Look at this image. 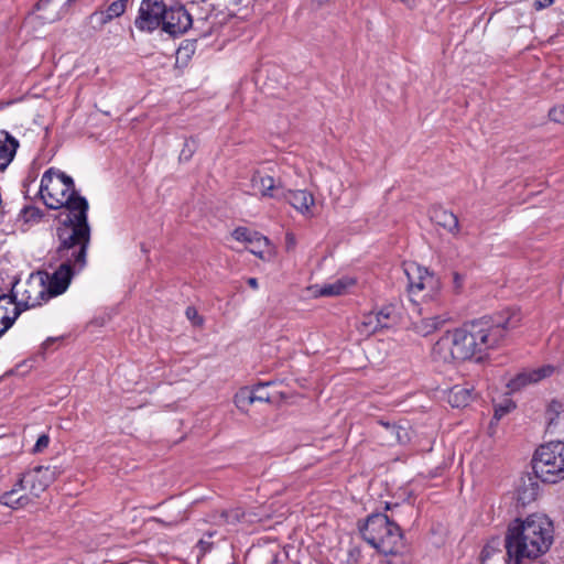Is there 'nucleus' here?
<instances>
[{"mask_svg": "<svg viewBox=\"0 0 564 564\" xmlns=\"http://www.w3.org/2000/svg\"><path fill=\"white\" fill-rule=\"evenodd\" d=\"M553 2H554V0H535L533 3V7L535 10L539 11V10L550 7Z\"/></svg>", "mask_w": 564, "mask_h": 564, "instance_id": "ea45409f", "label": "nucleus"}, {"mask_svg": "<svg viewBox=\"0 0 564 564\" xmlns=\"http://www.w3.org/2000/svg\"><path fill=\"white\" fill-rule=\"evenodd\" d=\"M165 6L164 0H142L134 20L135 28L148 33L162 29Z\"/></svg>", "mask_w": 564, "mask_h": 564, "instance_id": "9d476101", "label": "nucleus"}, {"mask_svg": "<svg viewBox=\"0 0 564 564\" xmlns=\"http://www.w3.org/2000/svg\"><path fill=\"white\" fill-rule=\"evenodd\" d=\"M56 1L58 2V4L62 3L61 7L66 2V0H56Z\"/></svg>", "mask_w": 564, "mask_h": 564, "instance_id": "a18cd8bd", "label": "nucleus"}, {"mask_svg": "<svg viewBox=\"0 0 564 564\" xmlns=\"http://www.w3.org/2000/svg\"><path fill=\"white\" fill-rule=\"evenodd\" d=\"M476 397L474 387L469 386H454L447 395L448 403L453 408H465Z\"/></svg>", "mask_w": 564, "mask_h": 564, "instance_id": "412c9836", "label": "nucleus"}, {"mask_svg": "<svg viewBox=\"0 0 564 564\" xmlns=\"http://www.w3.org/2000/svg\"><path fill=\"white\" fill-rule=\"evenodd\" d=\"M251 247L249 248L250 252L253 253L254 256H258L260 258L263 257V252H264V248H267L268 246H259L257 243H249Z\"/></svg>", "mask_w": 564, "mask_h": 564, "instance_id": "58836bf2", "label": "nucleus"}, {"mask_svg": "<svg viewBox=\"0 0 564 564\" xmlns=\"http://www.w3.org/2000/svg\"><path fill=\"white\" fill-rule=\"evenodd\" d=\"M539 490L540 486L536 481V477H532L530 475L522 477L517 488L518 501L522 506L534 501L538 498Z\"/></svg>", "mask_w": 564, "mask_h": 564, "instance_id": "6ab92c4d", "label": "nucleus"}, {"mask_svg": "<svg viewBox=\"0 0 564 564\" xmlns=\"http://www.w3.org/2000/svg\"><path fill=\"white\" fill-rule=\"evenodd\" d=\"M48 443H50V437L46 434L41 435L37 438L35 445L33 447V452L34 453L42 452L44 448H46L48 446Z\"/></svg>", "mask_w": 564, "mask_h": 564, "instance_id": "c9c22d12", "label": "nucleus"}, {"mask_svg": "<svg viewBox=\"0 0 564 564\" xmlns=\"http://www.w3.org/2000/svg\"><path fill=\"white\" fill-rule=\"evenodd\" d=\"M384 328L378 316L375 315V312H370L364 315L362 321L360 322L359 329L365 333H375L379 329Z\"/></svg>", "mask_w": 564, "mask_h": 564, "instance_id": "a878e982", "label": "nucleus"}, {"mask_svg": "<svg viewBox=\"0 0 564 564\" xmlns=\"http://www.w3.org/2000/svg\"><path fill=\"white\" fill-rule=\"evenodd\" d=\"M80 205L83 208L79 212L58 216L55 256L57 260H67L75 263L77 269H85L91 229L88 224L89 205H85L84 202Z\"/></svg>", "mask_w": 564, "mask_h": 564, "instance_id": "20e7f679", "label": "nucleus"}, {"mask_svg": "<svg viewBox=\"0 0 564 564\" xmlns=\"http://www.w3.org/2000/svg\"><path fill=\"white\" fill-rule=\"evenodd\" d=\"M247 283H248V285H249L250 288H252V289H254V290H256V289H258V280H257L256 278H249V279L247 280Z\"/></svg>", "mask_w": 564, "mask_h": 564, "instance_id": "a19ab883", "label": "nucleus"}, {"mask_svg": "<svg viewBox=\"0 0 564 564\" xmlns=\"http://www.w3.org/2000/svg\"><path fill=\"white\" fill-rule=\"evenodd\" d=\"M47 279V271L31 273L24 283L20 299H17L22 311L41 306L51 299L47 292V285H45Z\"/></svg>", "mask_w": 564, "mask_h": 564, "instance_id": "1a4fd4ad", "label": "nucleus"}, {"mask_svg": "<svg viewBox=\"0 0 564 564\" xmlns=\"http://www.w3.org/2000/svg\"><path fill=\"white\" fill-rule=\"evenodd\" d=\"M520 315L505 311L464 324L440 337L432 348L434 359L443 362L464 361L499 347L510 329L520 324Z\"/></svg>", "mask_w": 564, "mask_h": 564, "instance_id": "f257e3e1", "label": "nucleus"}, {"mask_svg": "<svg viewBox=\"0 0 564 564\" xmlns=\"http://www.w3.org/2000/svg\"><path fill=\"white\" fill-rule=\"evenodd\" d=\"M514 403L511 402V401H508L506 404L503 405H499L495 409V414H494V419L495 420H500L505 414L509 413L512 409H514Z\"/></svg>", "mask_w": 564, "mask_h": 564, "instance_id": "f704fd0d", "label": "nucleus"}, {"mask_svg": "<svg viewBox=\"0 0 564 564\" xmlns=\"http://www.w3.org/2000/svg\"><path fill=\"white\" fill-rule=\"evenodd\" d=\"M56 467L36 466L26 471L12 487L0 496V503L11 509L24 508L39 498L56 479Z\"/></svg>", "mask_w": 564, "mask_h": 564, "instance_id": "423d86ee", "label": "nucleus"}, {"mask_svg": "<svg viewBox=\"0 0 564 564\" xmlns=\"http://www.w3.org/2000/svg\"><path fill=\"white\" fill-rule=\"evenodd\" d=\"M431 218L436 225L443 227L452 235L456 236L459 232L458 218L452 212L442 207L434 208L431 212Z\"/></svg>", "mask_w": 564, "mask_h": 564, "instance_id": "aec40b11", "label": "nucleus"}, {"mask_svg": "<svg viewBox=\"0 0 564 564\" xmlns=\"http://www.w3.org/2000/svg\"><path fill=\"white\" fill-rule=\"evenodd\" d=\"M283 200H286L290 203L296 210L301 213L308 212L311 206L314 204V197L311 193L307 191L299 189V191H291L288 189L286 198Z\"/></svg>", "mask_w": 564, "mask_h": 564, "instance_id": "4be33fe9", "label": "nucleus"}, {"mask_svg": "<svg viewBox=\"0 0 564 564\" xmlns=\"http://www.w3.org/2000/svg\"><path fill=\"white\" fill-rule=\"evenodd\" d=\"M15 282L10 294L0 295V335H3L15 322L22 312L17 302L19 291H15Z\"/></svg>", "mask_w": 564, "mask_h": 564, "instance_id": "ddd939ff", "label": "nucleus"}, {"mask_svg": "<svg viewBox=\"0 0 564 564\" xmlns=\"http://www.w3.org/2000/svg\"><path fill=\"white\" fill-rule=\"evenodd\" d=\"M362 539L384 555H395L403 552L405 544L400 527L387 514L372 513L359 524Z\"/></svg>", "mask_w": 564, "mask_h": 564, "instance_id": "0eeeda50", "label": "nucleus"}, {"mask_svg": "<svg viewBox=\"0 0 564 564\" xmlns=\"http://www.w3.org/2000/svg\"><path fill=\"white\" fill-rule=\"evenodd\" d=\"M545 420L547 422V432L564 433V403L553 400L546 408Z\"/></svg>", "mask_w": 564, "mask_h": 564, "instance_id": "a211bd4d", "label": "nucleus"}, {"mask_svg": "<svg viewBox=\"0 0 564 564\" xmlns=\"http://www.w3.org/2000/svg\"><path fill=\"white\" fill-rule=\"evenodd\" d=\"M532 468L543 482L556 484L564 479V443L551 441L541 445L533 457Z\"/></svg>", "mask_w": 564, "mask_h": 564, "instance_id": "6e6552de", "label": "nucleus"}, {"mask_svg": "<svg viewBox=\"0 0 564 564\" xmlns=\"http://www.w3.org/2000/svg\"><path fill=\"white\" fill-rule=\"evenodd\" d=\"M243 516H245V512L239 508L231 509V510H224L220 513V517L223 518L224 522L228 523V524H235V523L240 522L241 519L243 518Z\"/></svg>", "mask_w": 564, "mask_h": 564, "instance_id": "c756f323", "label": "nucleus"}, {"mask_svg": "<svg viewBox=\"0 0 564 564\" xmlns=\"http://www.w3.org/2000/svg\"><path fill=\"white\" fill-rule=\"evenodd\" d=\"M186 316L188 319L193 321L194 324H202L203 319L198 316L197 311L189 306L186 308Z\"/></svg>", "mask_w": 564, "mask_h": 564, "instance_id": "4c0bfd02", "label": "nucleus"}, {"mask_svg": "<svg viewBox=\"0 0 564 564\" xmlns=\"http://www.w3.org/2000/svg\"><path fill=\"white\" fill-rule=\"evenodd\" d=\"M549 117L554 122L564 123V105H557L550 109Z\"/></svg>", "mask_w": 564, "mask_h": 564, "instance_id": "72a5a7b5", "label": "nucleus"}, {"mask_svg": "<svg viewBox=\"0 0 564 564\" xmlns=\"http://www.w3.org/2000/svg\"><path fill=\"white\" fill-rule=\"evenodd\" d=\"M270 384L272 382L259 383L251 392H248V404H252L256 401L271 402V395L265 391V388Z\"/></svg>", "mask_w": 564, "mask_h": 564, "instance_id": "393cba45", "label": "nucleus"}, {"mask_svg": "<svg viewBox=\"0 0 564 564\" xmlns=\"http://www.w3.org/2000/svg\"><path fill=\"white\" fill-rule=\"evenodd\" d=\"M55 4H58V2L56 0H39L35 4V10L36 11H41L42 14L40 15V19H42L43 21H45L43 19V15L45 14H55L57 10H51V7L55 6Z\"/></svg>", "mask_w": 564, "mask_h": 564, "instance_id": "7c9ffc66", "label": "nucleus"}, {"mask_svg": "<svg viewBox=\"0 0 564 564\" xmlns=\"http://www.w3.org/2000/svg\"><path fill=\"white\" fill-rule=\"evenodd\" d=\"M61 264L55 269L53 273L47 272V285L48 295L52 297L58 296L66 292L73 278L80 273L84 269H77L76 264L68 262L67 260H59Z\"/></svg>", "mask_w": 564, "mask_h": 564, "instance_id": "f8f14e48", "label": "nucleus"}, {"mask_svg": "<svg viewBox=\"0 0 564 564\" xmlns=\"http://www.w3.org/2000/svg\"><path fill=\"white\" fill-rule=\"evenodd\" d=\"M345 289H346V284L344 282L336 281L334 283L324 285L319 291V295H322V296L340 295L344 293Z\"/></svg>", "mask_w": 564, "mask_h": 564, "instance_id": "cd10ccee", "label": "nucleus"}, {"mask_svg": "<svg viewBox=\"0 0 564 564\" xmlns=\"http://www.w3.org/2000/svg\"><path fill=\"white\" fill-rule=\"evenodd\" d=\"M274 177L270 174L263 173L262 171H256L251 177V187L263 197L269 191L270 183L273 182Z\"/></svg>", "mask_w": 564, "mask_h": 564, "instance_id": "b1692460", "label": "nucleus"}, {"mask_svg": "<svg viewBox=\"0 0 564 564\" xmlns=\"http://www.w3.org/2000/svg\"><path fill=\"white\" fill-rule=\"evenodd\" d=\"M378 319L384 328L390 327L391 323L394 322V308L392 306L382 307L380 311L375 313Z\"/></svg>", "mask_w": 564, "mask_h": 564, "instance_id": "c85d7f7f", "label": "nucleus"}, {"mask_svg": "<svg viewBox=\"0 0 564 564\" xmlns=\"http://www.w3.org/2000/svg\"><path fill=\"white\" fill-rule=\"evenodd\" d=\"M245 393H246V391H241V393H240V394H237V395H236L237 402H239V401H240V398H241V397H242V394H245Z\"/></svg>", "mask_w": 564, "mask_h": 564, "instance_id": "c03bdc74", "label": "nucleus"}, {"mask_svg": "<svg viewBox=\"0 0 564 564\" xmlns=\"http://www.w3.org/2000/svg\"><path fill=\"white\" fill-rule=\"evenodd\" d=\"M377 424L380 427L377 435L382 444L393 446L397 444H406L410 441V433L405 426L383 420H379Z\"/></svg>", "mask_w": 564, "mask_h": 564, "instance_id": "4468645a", "label": "nucleus"}, {"mask_svg": "<svg viewBox=\"0 0 564 564\" xmlns=\"http://www.w3.org/2000/svg\"><path fill=\"white\" fill-rule=\"evenodd\" d=\"M288 189L281 182V180H273V182L270 183L269 191H267L263 198H271L275 200H283L286 198Z\"/></svg>", "mask_w": 564, "mask_h": 564, "instance_id": "bb28decb", "label": "nucleus"}, {"mask_svg": "<svg viewBox=\"0 0 564 564\" xmlns=\"http://www.w3.org/2000/svg\"><path fill=\"white\" fill-rule=\"evenodd\" d=\"M465 276L458 272H453V286L456 293L463 290Z\"/></svg>", "mask_w": 564, "mask_h": 564, "instance_id": "e433bc0d", "label": "nucleus"}, {"mask_svg": "<svg viewBox=\"0 0 564 564\" xmlns=\"http://www.w3.org/2000/svg\"><path fill=\"white\" fill-rule=\"evenodd\" d=\"M75 0H66V2L58 8V11L55 13V14H45L43 15V19L46 21V22H54L56 20H59L62 19L63 17H65L68 12H69V7L72 6V3L74 2Z\"/></svg>", "mask_w": 564, "mask_h": 564, "instance_id": "2f4dec72", "label": "nucleus"}, {"mask_svg": "<svg viewBox=\"0 0 564 564\" xmlns=\"http://www.w3.org/2000/svg\"><path fill=\"white\" fill-rule=\"evenodd\" d=\"M200 13L194 18L192 28L197 30L202 36L210 35L217 25V14L214 13L213 6L203 1L199 7Z\"/></svg>", "mask_w": 564, "mask_h": 564, "instance_id": "dca6fc26", "label": "nucleus"}, {"mask_svg": "<svg viewBox=\"0 0 564 564\" xmlns=\"http://www.w3.org/2000/svg\"><path fill=\"white\" fill-rule=\"evenodd\" d=\"M193 24L194 17L183 4L165 6L163 32L178 36L187 32Z\"/></svg>", "mask_w": 564, "mask_h": 564, "instance_id": "9b49d317", "label": "nucleus"}, {"mask_svg": "<svg viewBox=\"0 0 564 564\" xmlns=\"http://www.w3.org/2000/svg\"><path fill=\"white\" fill-rule=\"evenodd\" d=\"M40 194L50 209H61L59 217L79 212L83 202L89 205L87 199L76 192L74 180L54 167H50L42 175Z\"/></svg>", "mask_w": 564, "mask_h": 564, "instance_id": "39448f33", "label": "nucleus"}, {"mask_svg": "<svg viewBox=\"0 0 564 564\" xmlns=\"http://www.w3.org/2000/svg\"><path fill=\"white\" fill-rule=\"evenodd\" d=\"M404 273L408 279V292L411 300L415 302V297H420L426 307L420 308V313L426 312V315L416 324V329L423 336H426L441 328L448 319V313L433 314L434 311L445 306L442 295V284L433 272L421 267L415 262L404 264Z\"/></svg>", "mask_w": 564, "mask_h": 564, "instance_id": "7ed1b4c3", "label": "nucleus"}, {"mask_svg": "<svg viewBox=\"0 0 564 564\" xmlns=\"http://www.w3.org/2000/svg\"><path fill=\"white\" fill-rule=\"evenodd\" d=\"M232 237L238 241L247 243H257L259 246H269L267 237L261 236L256 231H251L246 227H238L232 231Z\"/></svg>", "mask_w": 564, "mask_h": 564, "instance_id": "5701e85b", "label": "nucleus"}, {"mask_svg": "<svg viewBox=\"0 0 564 564\" xmlns=\"http://www.w3.org/2000/svg\"><path fill=\"white\" fill-rule=\"evenodd\" d=\"M554 525L545 514L533 513L525 519L512 520L505 538L507 564H522L523 560H536L551 549Z\"/></svg>", "mask_w": 564, "mask_h": 564, "instance_id": "f03ea898", "label": "nucleus"}, {"mask_svg": "<svg viewBox=\"0 0 564 564\" xmlns=\"http://www.w3.org/2000/svg\"><path fill=\"white\" fill-rule=\"evenodd\" d=\"M490 546L489 545H486L481 552V555H482V560H486L489 557L490 555V551H489Z\"/></svg>", "mask_w": 564, "mask_h": 564, "instance_id": "79ce46f5", "label": "nucleus"}, {"mask_svg": "<svg viewBox=\"0 0 564 564\" xmlns=\"http://www.w3.org/2000/svg\"><path fill=\"white\" fill-rule=\"evenodd\" d=\"M554 371L552 366H543L538 369L524 370L512 378L507 387L511 392H516L527 387L530 383H536L544 378L550 377Z\"/></svg>", "mask_w": 564, "mask_h": 564, "instance_id": "2eb2a0df", "label": "nucleus"}, {"mask_svg": "<svg viewBox=\"0 0 564 564\" xmlns=\"http://www.w3.org/2000/svg\"><path fill=\"white\" fill-rule=\"evenodd\" d=\"M22 214L26 221L37 220L43 216L41 209H39L37 207H33V206L24 207L22 209Z\"/></svg>", "mask_w": 564, "mask_h": 564, "instance_id": "473e14b6", "label": "nucleus"}, {"mask_svg": "<svg viewBox=\"0 0 564 564\" xmlns=\"http://www.w3.org/2000/svg\"><path fill=\"white\" fill-rule=\"evenodd\" d=\"M12 101H0V110H3L8 107Z\"/></svg>", "mask_w": 564, "mask_h": 564, "instance_id": "37998d69", "label": "nucleus"}, {"mask_svg": "<svg viewBox=\"0 0 564 564\" xmlns=\"http://www.w3.org/2000/svg\"><path fill=\"white\" fill-rule=\"evenodd\" d=\"M129 0H115L112 1L105 11H95L89 15L90 23H96L99 28H102L116 18L121 17L127 8Z\"/></svg>", "mask_w": 564, "mask_h": 564, "instance_id": "f3484780", "label": "nucleus"}]
</instances>
